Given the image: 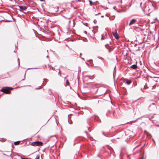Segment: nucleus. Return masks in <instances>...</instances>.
<instances>
[{
	"mask_svg": "<svg viewBox=\"0 0 159 159\" xmlns=\"http://www.w3.org/2000/svg\"><path fill=\"white\" fill-rule=\"evenodd\" d=\"M50 11L52 13H56V12L60 13L62 11H59L58 7L57 6L55 7H51L50 8Z\"/></svg>",
	"mask_w": 159,
	"mask_h": 159,
	"instance_id": "nucleus-1",
	"label": "nucleus"
},
{
	"mask_svg": "<svg viewBox=\"0 0 159 159\" xmlns=\"http://www.w3.org/2000/svg\"><path fill=\"white\" fill-rule=\"evenodd\" d=\"M12 89L11 88L6 87L2 88L1 90V91L5 93L9 94L10 93V91Z\"/></svg>",
	"mask_w": 159,
	"mask_h": 159,
	"instance_id": "nucleus-2",
	"label": "nucleus"
},
{
	"mask_svg": "<svg viewBox=\"0 0 159 159\" xmlns=\"http://www.w3.org/2000/svg\"><path fill=\"white\" fill-rule=\"evenodd\" d=\"M43 143L40 141H36L33 142L31 143V145L34 146H37L42 145Z\"/></svg>",
	"mask_w": 159,
	"mask_h": 159,
	"instance_id": "nucleus-3",
	"label": "nucleus"
},
{
	"mask_svg": "<svg viewBox=\"0 0 159 159\" xmlns=\"http://www.w3.org/2000/svg\"><path fill=\"white\" fill-rule=\"evenodd\" d=\"M112 34L114 36V37L116 39H118L119 38V35L117 32L116 30L112 32Z\"/></svg>",
	"mask_w": 159,
	"mask_h": 159,
	"instance_id": "nucleus-4",
	"label": "nucleus"
},
{
	"mask_svg": "<svg viewBox=\"0 0 159 159\" xmlns=\"http://www.w3.org/2000/svg\"><path fill=\"white\" fill-rule=\"evenodd\" d=\"M136 21V19H132L131 20L130 22V23L129 24V26H130V25H132V24H134L135 23Z\"/></svg>",
	"mask_w": 159,
	"mask_h": 159,
	"instance_id": "nucleus-5",
	"label": "nucleus"
},
{
	"mask_svg": "<svg viewBox=\"0 0 159 159\" xmlns=\"http://www.w3.org/2000/svg\"><path fill=\"white\" fill-rule=\"evenodd\" d=\"M19 8L23 10H25L27 9V7L24 6H19Z\"/></svg>",
	"mask_w": 159,
	"mask_h": 159,
	"instance_id": "nucleus-6",
	"label": "nucleus"
},
{
	"mask_svg": "<svg viewBox=\"0 0 159 159\" xmlns=\"http://www.w3.org/2000/svg\"><path fill=\"white\" fill-rule=\"evenodd\" d=\"M130 67L134 69L137 68V66L136 65H133L130 66Z\"/></svg>",
	"mask_w": 159,
	"mask_h": 159,
	"instance_id": "nucleus-7",
	"label": "nucleus"
},
{
	"mask_svg": "<svg viewBox=\"0 0 159 159\" xmlns=\"http://www.w3.org/2000/svg\"><path fill=\"white\" fill-rule=\"evenodd\" d=\"M110 152H111V153L112 155H111L110 154V157H111L112 158H113V157H114V154H113L112 152L111 151V150L110 149Z\"/></svg>",
	"mask_w": 159,
	"mask_h": 159,
	"instance_id": "nucleus-8",
	"label": "nucleus"
},
{
	"mask_svg": "<svg viewBox=\"0 0 159 159\" xmlns=\"http://www.w3.org/2000/svg\"><path fill=\"white\" fill-rule=\"evenodd\" d=\"M20 141H16V142H15L14 144L15 145H18L20 143Z\"/></svg>",
	"mask_w": 159,
	"mask_h": 159,
	"instance_id": "nucleus-9",
	"label": "nucleus"
},
{
	"mask_svg": "<svg viewBox=\"0 0 159 159\" xmlns=\"http://www.w3.org/2000/svg\"><path fill=\"white\" fill-rule=\"evenodd\" d=\"M107 38L106 36H104L102 35V38H101L102 40H104V39H106Z\"/></svg>",
	"mask_w": 159,
	"mask_h": 159,
	"instance_id": "nucleus-10",
	"label": "nucleus"
},
{
	"mask_svg": "<svg viewBox=\"0 0 159 159\" xmlns=\"http://www.w3.org/2000/svg\"><path fill=\"white\" fill-rule=\"evenodd\" d=\"M126 83L128 85H129L131 84V81L129 80H127L126 81Z\"/></svg>",
	"mask_w": 159,
	"mask_h": 159,
	"instance_id": "nucleus-11",
	"label": "nucleus"
},
{
	"mask_svg": "<svg viewBox=\"0 0 159 159\" xmlns=\"http://www.w3.org/2000/svg\"><path fill=\"white\" fill-rule=\"evenodd\" d=\"M66 85H68L70 84V83L69 82L68 80H66Z\"/></svg>",
	"mask_w": 159,
	"mask_h": 159,
	"instance_id": "nucleus-12",
	"label": "nucleus"
},
{
	"mask_svg": "<svg viewBox=\"0 0 159 159\" xmlns=\"http://www.w3.org/2000/svg\"><path fill=\"white\" fill-rule=\"evenodd\" d=\"M105 47L108 50L109 52V49H108V47H109V44H107L105 45Z\"/></svg>",
	"mask_w": 159,
	"mask_h": 159,
	"instance_id": "nucleus-13",
	"label": "nucleus"
},
{
	"mask_svg": "<svg viewBox=\"0 0 159 159\" xmlns=\"http://www.w3.org/2000/svg\"><path fill=\"white\" fill-rule=\"evenodd\" d=\"M147 88H148L147 87V86H146V85H145L144 86V87H143V88H141V90L142 91H143V89H147Z\"/></svg>",
	"mask_w": 159,
	"mask_h": 159,
	"instance_id": "nucleus-14",
	"label": "nucleus"
},
{
	"mask_svg": "<svg viewBox=\"0 0 159 159\" xmlns=\"http://www.w3.org/2000/svg\"><path fill=\"white\" fill-rule=\"evenodd\" d=\"M40 155H37L36 156V158L35 159H39Z\"/></svg>",
	"mask_w": 159,
	"mask_h": 159,
	"instance_id": "nucleus-15",
	"label": "nucleus"
},
{
	"mask_svg": "<svg viewBox=\"0 0 159 159\" xmlns=\"http://www.w3.org/2000/svg\"><path fill=\"white\" fill-rule=\"evenodd\" d=\"M89 2L90 3V5L91 6H92V4H93V2L91 0H89Z\"/></svg>",
	"mask_w": 159,
	"mask_h": 159,
	"instance_id": "nucleus-16",
	"label": "nucleus"
},
{
	"mask_svg": "<svg viewBox=\"0 0 159 159\" xmlns=\"http://www.w3.org/2000/svg\"><path fill=\"white\" fill-rule=\"evenodd\" d=\"M116 68V66H115V67H114V70H113V75H114V72H115V69Z\"/></svg>",
	"mask_w": 159,
	"mask_h": 159,
	"instance_id": "nucleus-17",
	"label": "nucleus"
},
{
	"mask_svg": "<svg viewBox=\"0 0 159 159\" xmlns=\"http://www.w3.org/2000/svg\"><path fill=\"white\" fill-rule=\"evenodd\" d=\"M102 134L105 136H107V137H108V135H106L104 134V132H102Z\"/></svg>",
	"mask_w": 159,
	"mask_h": 159,
	"instance_id": "nucleus-18",
	"label": "nucleus"
},
{
	"mask_svg": "<svg viewBox=\"0 0 159 159\" xmlns=\"http://www.w3.org/2000/svg\"><path fill=\"white\" fill-rule=\"evenodd\" d=\"M21 159H28L27 158H23L21 157Z\"/></svg>",
	"mask_w": 159,
	"mask_h": 159,
	"instance_id": "nucleus-19",
	"label": "nucleus"
},
{
	"mask_svg": "<svg viewBox=\"0 0 159 159\" xmlns=\"http://www.w3.org/2000/svg\"><path fill=\"white\" fill-rule=\"evenodd\" d=\"M40 1H43L44 0H39Z\"/></svg>",
	"mask_w": 159,
	"mask_h": 159,
	"instance_id": "nucleus-20",
	"label": "nucleus"
},
{
	"mask_svg": "<svg viewBox=\"0 0 159 159\" xmlns=\"http://www.w3.org/2000/svg\"><path fill=\"white\" fill-rule=\"evenodd\" d=\"M85 133L87 134V131H85Z\"/></svg>",
	"mask_w": 159,
	"mask_h": 159,
	"instance_id": "nucleus-21",
	"label": "nucleus"
},
{
	"mask_svg": "<svg viewBox=\"0 0 159 159\" xmlns=\"http://www.w3.org/2000/svg\"><path fill=\"white\" fill-rule=\"evenodd\" d=\"M100 14V13H99L98 14ZM98 15V14H96V15Z\"/></svg>",
	"mask_w": 159,
	"mask_h": 159,
	"instance_id": "nucleus-22",
	"label": "nucleus"
},
{
	"mask_svg": "<svg viewBox=\"0 0 159 159\" xmlns=\"http://www.w3.org/2000/svg\"><path fill=\"white\" fill-rule=\"evenodd\" d=\"M80 56H81V55H82L81 53H80Z\"/></svg>",
	"mask_w": 159,
	"mask_h": 159,
	"instance_id": "nucleus-23",
	"label": "nucleus"
},
{
	"mask_svg": "<svg viewBox=\"0 0 159 159\" xmlns=\"http://www.w3.org/2000/svg\"><path fill=\"white\" fill-rule=\"evenodd\" d=\"M87 128L88 129V130L89 129V127H87Z\"/></svg>",
	"mask_w": 159,
	"mask_h": 159,
	"instance_id": "nucleus-24",
	"label": "nucleus"
},
{
	"mask_svg": "<svg viewBox=\"0 0 159 159\" xmlns=\"http://www.w3.org/2000/svg\"><path fill=\"white\" fill-rule=\"evenodd\" d=\"M152 105H154V103H152Z\"/></svg>",
	"mask_w": 159,
	"mask_h": 159,
	"instance_id": "nucleus-25",
	"label": "nucleus"
},
{
	"mask_svg": "<svg viewBox=\"0 0 159 159\" xmlns=\"http://www.w3.org/2000/svg\"><path fill=\"white\" fill-rule=\"evenodd\" d=\"M101 17H103V16H101Z\"/></svg>",
	"mask_w": 159,
	"mask_h": 159,
	"instance_id": "nucleus-26",
	"label": "nucleus"
},
{
	"mask_svg": "<svg viewBox=\"0 0 159 159\" xmlns=\"http://www.w3.org/2000/svg\"><path fill=\"white\" fill-rule=\"evenodd\" d=\"M81 59H84V58H82V57H81Z\"/></svg>",
	"mask_w": 159,
	"mask_h": 159,
	"instance_id": "nucleus-27",
	"label": "nucleus"
},
{
	"mask_svg": "<svg viewBox=\"0 0 159 159\" xmlns=\"http://www.w3.org/2000/svg\"><path fill=\"white\" fill-rule=\"evenodd\" d=\"M111 103L112 104V102H111Z\"/></svg>",
	"mask_w": 159,
	"mask_h": 159,
	"instance_id": "nucleus-28",
	"label": "nucleus"
},
{
	"mask_svg": "<svg viewBox=\"0 0 159 159\" xmlns=\"http://www.w3.org/2000/svg\"><path fill=\"white\" fill-rule=\"evenodd\" d=\"M110 52L111 51V48H110Z\"/></svg>",
	"mask_w": 159,
	"mask_h": 159,
	"instance_id": "nucleus-29",
	"label": "nucleus"
},
{
	"mask_svg": "<svg viewBox=\"0 0 159 159\" xmlns=\"http://www.w3.org/2000/svg\"><path fill=\"white\" fill-rule=\"evenodd\" d=\"M106 9H108V8H106Z\"/></svg>",
	"mask_w": 159,
	"mask_h": 159,
	"instance_id": "nucleus-30",
	"label": "nucleus"
},
{
	"mask_svg": "<svg viewBox=\"0 0 159 159\" xmlns=\"http://www.w3.org/2000/svg\"><path fill=\"white\" fill-rule=\"evenodd\" d=\"M19 58H18V60H19Z\"/></svg>",
	"mask_w": 159,
	"mask_h": 159,
	"instance_id": "nucleus-31",
	"label": "nucleus"
},
{
	"mask_svg": "<svg viewBox=\"0 0 159 159\" xmlns=\"http://www.w3.org/2000/svg\"><path fill=\"white\" fill-rule=\"evenodd\" d=\"M80 0H78V1H79Z\"/></svg>",
	"mask_w": 159,
	"mask_h": 159,
	"instance_id": "nucleus-32",
	"label": "nucleus"
},
{
	"mask_svg": "<svg viewBox=\"0 0 159 159\" xmlns=\"http://www.w3.org/2000/svg\"><path fill=\"white\" fill-rule=\"evenodd\" d=\"M142 159H143V158H142Z\"/></svg>",
	"mask_w": 159,
	"mask_h": 159,
	"instance_id": "nucleus-33",
	"label": "nucleus"
}]
</instances>
